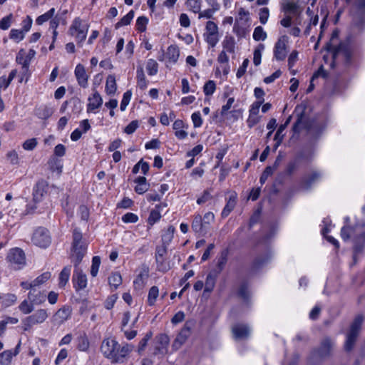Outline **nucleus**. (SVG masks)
<instances>
[{"label":"nucleus","instance_id":"8","mask_svg":"<svg viewBox=\"0 0 365 365\" xmlns=\"http://www.w3.org/2000/svg\"><path fill=\"white\" fill-rule=\"evenodd\" d=\"M88 27H81V20L79 18L74 19L70 27L71 34L75 36L78 43L83 42L86 38Z\"/></svg>","mask_w":365,"mask_h":365},{"label":"nucleus","instance_id":"37","mask_svg":"<svg viewBox=\"0 0 365 365\" xmlns=\"http://www.w3.org/2000/svg\"><path fill=\"white\" fill-rule=\"evenodd\" d=\"M180 52L176 46H170L168 48L167 56L170 61L175 63L179 57Z\"/></svg>","mask_w":365,"mask_h":365},{"label":"nucleus","instance_id":"29","mask_svg":"<svg viewBox=\"0 0 365 365\" xmlns=\"http://www.w3.org/2000/svg\"><path fill=\"white\" fill-rule=\"evenodd\" d=\"M117 90L115 78L113 75H109L106 79V92L108 95H113Z\"/></svg>","mask_w":365,"mask_h":365},{"label":"nucleus","instance_id":"28","mask_svg":"<svg viewBox=\"0 0 365 365\" xmlns=\"http://www.w3.org/2000/svg\"><path fill=\"white\" fill-rule=\"evenodd\" d=\"M236 199L237 196L236 194H232L229 200L227 202V204L222 212V217H226L228 216V215L231 212V211L234 209L236 205Z\"/></svg>","mask_w":365,"mask_h":365},{"label":"nucleus","instance_id":"44","mask_svg":"<svg viewBox=\"0 0 365 365\" xmlns=\"http://www.w3.org/2000/svg\"><path fill=\"white\" fill-rule=\"evenodd\" d=\"M51 274L49 272H46L41 274L40 276L36 277L34 281H32L33 286L35 288L37 286H39L51 278Z\"/></svg>","mask_w":365,"mask_h":365},{"label":"nucleus","instance_id":"55","mask_svg":"<svg viewBox=\"0 0 365 365\" xmlns=\"http://www.w3.org/2000/svg\"><path fill=\"white\" fill-rule=\"evenodd\" d=\"M101 264V258L99 256H95L92 259V265L91 268V274L92 277H96L98 274V269Z\"/></svg>","mask_w":365,"mask_h":365},{"label":"nucleus","instance_id":"49","mask_svg":"<svg viewBox=\"0 0 365 365\" xmlns=\"http://www.w3.org/2000/svg\"><path fill=\"white\" fill-rule=\"evenodd\" d=\"M148 23V19L142 16L137 19L136 29L140 32H144L146 30V26Z\"/></svg>","mask_w":365,"mask_h":365},{"label":"nucleus","instance_id":"38","mask_svg":"<svg viewBox=\"0 0 365 365\" xmlns=\"http://www.w3.org/2000/svg\"><path fill=\"white\" fill-rule=\"evenodd\" d=\"M264 49V45L259 43L254 51L253 63L257 66L261 63L262 52Z\"/></svg>","mask_w":365,"mask_h":365},{"label":"nucleus","instance_id":"11","mask_svg":"<svg viewBox=\"0 0 365 365\" xmlns=\"http://www.w3.org/2000/svg\"><path fill=\"white\" fill-rule=\"evenodd\" d=\"M286 38L285 36L279 38L275 43L274 56L277 61H283L287 56Z\"/></svg>","mask_w":365,"mask_h":365},{"label":"nucleus","instance_id":"7","mask_svg":"<svg viewBox=\"0 0 365 365\" xmlns=\"http://www.w3.org/2000/svg\"><path fill=\"white\" fill-rule=\"evenodd\" d=\"M299 106L295 108L297 113V120L292 126L293 136L294 134H299L302 129H306L310 131L311 127L309 123L304 120L305 117V108L302 109L300 112L298 111Z\"/></svg>","mask_w":365,"mask_h":365},{"label":"nucleus","instance_id":"30","mask_svg":"<svg viewBox=\"0 0 365 365\" xmlns=\"http://www.w3.org/2000/svg\"><path fill=\"white\" fill-rule=\"evenodd\" d=\"M71 271V266L65 267L59 274V287H63L68 281Z\"/></svg>","mask_w":365,"mask_h":365},{"label":"nucleus","instance_id":"13","mask_svg":"<svg viewBox=\"0 0 365 365\" xmlns=\"http://www.w3.org/2000/svg\"><path fill=\"white\" fill-rule=\"evenodd\" d=\"M133 346L130 344H125L123 346H120L118 343V348L114 349L113 354L118 356V361H111L112 363H120L123 362L124 359L127 355L132 351Z\"/></svg>","mask_w":365,"mask_h":365},{"label":"nucleus","instance_id":"53","mask_svg":"<svg viewBox=\"0 0 365 365\" xmlns=\"http://www.w3.org/2000/svg\"><path fill=\"white\" fill-rule=\"evenodd\" d=\"M211 8L207 9L203 11L199 12V19L206 18L208 19H212L213 14L220 9V7L210 6Z\"/></svg>","mask_w":365,"mask_h":365},{"label":"nucleus","instance_id":"32","mask_svg":"<svg viewBox=\"0 0 365 365\" xmlns=\"http://www.w3.org/2000/svg\"><path fill=\"white\" fill-rule=\"evenodd\" d=\"M17 299V297L14 294H6L3 296L0 295V304L4 307H8L12 305Z\"/></svg>","mask_w":365,"mask_h":365},{"label":"nucleus","instance_id":"46","mask_svg":"<svg viewBox=\"0 0 365 365\" xmlns=\"http://www.w3.org/2000/svg\"><path fill=\"white\" fill-rule=\"evenodd\" d=\"M50 169L52 171H58V173H61L62 171V165L61 164L60 160H58L56 157H51L48 162Z\"/></svg>","mask_w":365,"mask_h":365},{"label":"nucleus","instance_id":"39","mask_svg":"<svg viewBox=\"0 0 365 365\" xmlns=\"http://www.w3.org/2000/svg\"><path fill=\"white\" fill-rule=\"evenodd\" d=\"M238 296L245 302L248 301L250 297V293L248 289V285L246 282H243L238 290Z\"/></svg>","mask_w":365,"mask_h":365},{"label":"nucleus","instance_id":"56","mask_svg":"<svg viewBox=\"0 0 365 365\" xmlns=\"http://www.w3.org/2000/svg\"><path fill=\"white\" fill-rule=\"evenodd\" d=\"M216 88L215 83L213 81H208L203 87V91L205 96H211L213 94Z\"/></svg>","mask_w":365,"mask_h":365},{"label":"nucleus","instance_id":"17","mask_svg":"<svg viewBox=\"0 0 365 365\" xmlns=\"http://www.w3.org/2000/svg\"><path fill=\"white\" fill-rule=\"evenodd\" d=\"M232 331L235 339L247 338L250 334L249 327L245 324H235L232 327Z\"/></svg>","mask_w":365,"mask_h":365},{"label":"nucleus","instance_id":"61","mask_svg":"<svg viewBox=\"0 0 365 365\" xmlns=\"http://www.w3.org/2000/svg\"><path fill=\"white\" fill-rule=\"evenodd\" d=\"M38 141L35 138L26 140L22 145V147L26 150H33L37 145Z\"/></svg>","mask_w":365,"mask_h":365},{"label":"nucleus","instance_id":"2","mask_svg":"<svg viewBox=\"0 0 365 365\" xmlns=\"http://www.w3.org/2000/svg\"><path fill=\"white\" fill-rule=\"evenodd\" d=\"M71 252L74 258V267H77L81 262L87 251V243L83 239L82 233L78 228H75L72 233Z\"/></svg>","mask_w":365,"mask_h":365},{"label":"nucleus","instance_id":"42","mask_svg":"<svg viewBox=\"0 0 365 365\" xmlns=\"http://www.w3.org/2000/svg\"><path fill=\"white\" fill-rule=\"evenodd\" d=\"M146 70L150 76L157 74L158 71V64L154 59H149L147 62Z\"/></svg>","mask_w":365,"mask_h":365},{"label":"nucleus","instance_id":"24","mask_svg":"<svg viewBox=\"0 0 365 365\" xmlns=\"http://www.w3.org/2000/svg\"><path fill=\"white\" fill-rule=\"evenodd\" d=\"M47 317V312L46 309H43L37 310L34 314L28 317L29 320L31 321L34 324L43 323Z\"/></svg>","mask_w":365,"mask_h":365},{"label":"nucleus","instance_id":"57","mask_svg":"<svg viewBox=\"0 0 365 365\" xmlns=\"http://www.w3.org/2000/svg\"><path fill=\"white\" fill-rule=\"evenodd\" d=\"M35 55H36V51L34 49L31 48L29 51L27 56L25 57V59L22 63V68L25 71H28L30 61L35 56Z\"/></svg>","mask_w":365,"mask_h":365},{"label":"nucleus","instance_id":"15","mask_svg":"<svg viewBox=\"0 0 365 365\" xmlns=\"http://www.w3.org/2000/svg\"><path fill=\"white\" fill-rule=\"evenodd\" d=\"M75 76L78 83L83 88H86L88 85V76L86 73L85 67L78 63L75 68Z\"/></svg>","mask_w":365,"mask_h":365},{"label":"nucleus","instance_id":"64","mask_svg":"<svg viewBox=\"0 0 365 365\" xmlns=\"http://www.w3.org/2000/svg\"><path fill=\"white\" fill-rule=\"evenodd\" d=\"M19 309L25 314L31 313L34 310L33 304L28 303L26 300L23 301L19 305Z\"/></svg>","mask_w":365,"mask_h":365},{"label":"nucleus","instance_id":"12","mask_svg":"<svg viewBox=\"0 0 365 365\" xmlns=\"http://www.w3.org/2000/svg\"><path fill=\"white\" fill-rule=\"evenodd\" d=\"M190 334L191 327L188 322H186L175 339L173 346L179 348L185 342Z\"/></svg>","mask_w":365,"mask_h":365},{"label":"nucleus","instance_id":"31","mask_svg":"<svg viewBox=\"0 0 365 365\" xmlns=\"http://www.w3.org/2000/svg\"><path fill=\"white\" fill-rule=\"evenodd\" d=\"M35 292L36 289L29 292L28 294L29 299L31 302V303L35 304H40L43 303L46 300V295L41 292L35 294Z\"/></svg>","mask_w":365,"mask_h":365},{"label":"nucleus","instance_id":"18","mask_svg":"<svg viewBox=\"0 0 365 365\" xmlns=\"http://www.w3.org/2000/svg\"><path fill=\"white\" fill-rule=\"evenodd\" d=\"M333 346V343L329 338L324 339L320 347L317 350V354L320 358H325L330 355L331 350Z\"/></svg>","mask_w":365,"mask_h":365},{"label":"nucleus","instance_id":"14","mask_svg":"<svg viewBox=\"0 0 365 365\" xmlns=\"http://www.w3.org/2000/svg\"><path fill=\"white\" fill-rule=\"evenodd\" d=\"M229 255V250L227 248L224 249L220 252V256L217 258L216 268L212 272L215 273V276H217L224 269L227 262Z\"/></svg>","mask_w":365,"mask_h":365},{"label":"nucleus","instance_id":"16","mask_svg":"<svg viewBox=\"0 0 365 365\" xmlns=\"http://www.w3.org/2000/svg\"><path fill=\"white\" fill-rule=\"evenodd\" d=\"M47 187L48 184L43 180H39L36 183L33 193L34 202H40L42 200L44 194L46 192Z\"/></svg>","mask_w":365,"mask_h":365},{"label":"nucleus","instance_id":"19","mask_svg":"<svg viewBox=\"0 0 365 365\" xmlns=\"http://www.w3.org/2000/svg\"><path fill=\"white\" fill-rule=\"evenodd\" d=\"M87 112H93L95 109L100 108L103 104V99L98 91H95L92 97L88 98Z\"/></svg>","mask_w":365,"mask_h":365},{"label":"nucleus","instance_id":"23","mask_svg":"<svg viewBox=\"0 0 365 365\" xmlns=\"http://www.w3.org/2000/svg\"><path fill=\"white\" fill-rule=\"evenodd\" d=\"M270 257L271 256L269 254H265L256 257L252 264V271L255 272L262 268L269 262Z\"/></svg>","mask_w":365,"mask_h":365},{"label":"nucleus","instance_id":"41","mask_svg":"<svg viewBox=\"0 0 365 365\" xmlns=\"http://www.w3.org/2000/svg\"><path fill=\"white\" fill-rule=\"evenodd\" d=\"M55 14V9L52 8L49 11H48L46 13L39 16L36 20V22L38 25H41L44 22L48 21L50 19L53 17V16Z\"/></svg>","mask_w":365,"mask_h":365},{"label":"nucleus","instance_id":"6","mask_svg":"<svg viewBox=\"0 0 365 365\" xmlns=\"http://www.w3.org/2000/svg\"><path fill=\"white\" fill-rule=\"evenodd\" d=\"M118 348V341L115 339H106L102 341L101 351L103 356L111 361H118V356L113 354L114 349Z\"/></svg>","mask_w":365,"mask_h":365},{"label":"nucleus","instance_id":"43","mask_svg":"<svg viewBox=\"0 0 365 365\" xmlns=\"http://www.w3.org/2000/svg\"><path fill=\"white\" fill-rule=\"evenodd\" d=\"M159 207L160 205H157L156 209L152 210L150 212V215L148 219V222L150 226H153L161 217L160 212L157 210Z\"/></svg>","mask_w":365,"mask_h":365},{"label":"nucleus","instance_id":"34","mask_svg":"<svg viewBox=\"0 0 365 365\" xmlns=\"http://www.w3.org/2000/svg\"><path fill=\"white\" fill-rule=\"evenodd\" d=\"M175 227L170 225L165 233L162 235L163 245L168 246L174 235Z\"/></svg>","mask_w":365,"mask_h":365},{"label":"nucleus","instance_id":"45","mask_svg":"<svg viewBox=\"0 0 365 365\" xmlns=\"http://www.w3.org/2000/svg\"><path fill=\"white\" fill-rule=\"evenodd\" d=\"M158 294L159 289L158 287L153 286L150 289L148 297V303L150 306L154 305L155 302L158 296Z\"/></svg>","mask_w":365,"mask_h":365},{"label":"nucleus","instance_id":"21","mask_svg":"<svg viewBox=\"0 0 365 365\" xmlns=\"http://www.w3.org/2000/svg\"><path fill=\"white\" fill-rule=\"evenodd\" d=\"M71 313V310L69 307H63L56 312L53 316L54 320L58 324H62L69 318Z\"/></svg>","mask_w":365,"mask_h":365},{"label":"nucleus","instance_id":"48","mask_svg":"<svg viewBox=\"0 0 365 365\" xmlns=\"http://www.w3.org/2000/svg\"><path fill=\"white\" fill-rule=\"evenodd\" d=\"M153 336V332L151 331L147 332L145 335V336L139 342V344H138V353L140 354L141 352H143L147 344H148V341L152 338Z\"/></svg>","mask_w":365,"mask_h":365},{"label":"nucleus","instance_id":"47","mask_svg":"<svg viewBox=\"0 0 365 365\" xmlns=\"http://www.w3.org/2000/svg\"><path fill=\"white\" fill-rule=\"evenodd\" d=\"M53 113L52 108L48 106L40 108L37 110V115L41 119H48Z\"/></svg>","mask_w":365,"mask_h":365},{"label":"nucleus","instance_id":"22","mask_svg":"<svg viewBox=\"0 0 365 365\" xmlns=\"http://www.w3.org/2000/svg\"><path fill=\"white\" fill-rule=\"evenodd\" d=\"M365 242V232H359V236L354 239V259H356L357 255L360 254L364 248V244Z\"/></svg>","mask_w":365,"mask_h":365},{"label":"nucleus","instance_id":"40","mask_svg":"<svg viewBox=\"0 0 365 365\" xmlns=\"http://www.w3.org/2000/svg\"><path fill=\"white\" fill-rule=\"evenodd\" d=\"M108 283L111 287L117 289L118 287L122 283L121 275L118 272H114L108 277Z\"/></svg>","mask_w":365,"mask_h":365},{"label":"nucleus","instance_id":"59","mask_svg":"<svg viewBox=\"0 0 365 365\" xmlns=\"http://www.w3.org/2000/svg\"><path fill=\"white\" fill-rule=\"evenodd\" d=\"M131 96L132 93L130 90L124 93L120 106V108L122 111H124L126 109V107L130 101Z\"/></svg>","mask_w":365,"mask_h":365},{"label":"nucleus","instance_id":"4","mask_svg":"<svg viewBox=\"0 0 365 365\" xmlns=\"http://www.w3.org/2000/svg\"><path fill=\"white\" fill-rule=\"evenodd\" d=\"M31 240L34 245L43 248L47 247L51 242L48 230L41 227L35 230Z\"/></svg>","mask_w":365,"mask_h":365},{"label":"nucleus","instance_id":"35","mask_svg":"<svg viewBox=\"0 0 365 365\" xmlns=\"http://www.w3.org/2000/svg\"><path fill=\"white\" fill-rule=\"evenodd\" d=\"M134 17V11H130L125 16H124L117 24L115 25L116 29L123 26L129 25Z\"/></svg>","mask_w":365,"mask_h":365},{"label":"nucleus","instance_id":"63","mask_svg":"<svg viewBox=\"0 0 365 365\" xmlns=\"http://www.w3.org/2000/svg\"><path fill=\"white\" fill-rule=\"evenodd\" d=\"M274 172V168L271 166H267L264 170L263 171L262 174L260 176L259 181L260 183L262 185L265 182L269 176L272 175Z\"/></svg>","mask_w":365,"mask_h":365},{"label":"nucleus","instance_id":"20","mask_svg":"<svg viewBox=\"0 0 365 365\" xmlns=\"http://www.w3.org/2000/svg\"><path fill=\"white\" fill-rule=\"evenodd\" d=\"M321 178L320 173L317 171H314L312 173L311 175H308L307 177H305L302 180V187L304 190H309L311 188L312 185L319 180Z\"/></svg>","mask_w":365,"mask_h":365},{"label":"nucleus","instance_id":"62","mask_svg":"<svg viewBox=\"0 0 365 365\" xmlns=\"http://www.w3.org/2000/svg\"><path fill=\"white\" fill-rule=\"evenodd\" d=\"M233 31L239 38H244L247 34L246 28L239 25L237 23L235 24Z\"/></svg>","mask_w":365,"mask_h":365},{"label":"nucleus","instance_id":"52","mask_svg":"<svg viewBox=\"0 0 365 365\" xmlns=\"http://www.w3.org/2000/svg\"><path fill=\"white\" fill-rule=\"evenodd\" d=\"M217 276L215 275V273L211 272L207 276L205 282V292H211L214 287L215 279Z\"/></svg>","mask_w":365,"mask_h":365},{"label":"nucleus","instance_id":"36","mask_svg":"<svg viewBox=\"0 0 365 365\" xmlns=\"http://www.w3.org/2000/svg\"><path fill=\"white\" fill-rule=\"evenodd\" d=\"M192 229L196 233H202L203 232L202 218L200 215L194 217L192 222Z\"/></svg>","mask_w":365,"mask_h":365},{"label":"nucleus","instance_id":"58","mask_svg":"<svg viewBox=\"0 0 365 365\" xmlns=\"http://www.w3.org/2000/svg\"><path fill=\"white\" fill-rule=\"evenodd\" d=\"M298 5L296 3L289 1H286L285 4L282 5V9L284 12H291L295 14L298 9Z\"/></svg>","mask_w":365,"mask_h":365},{"label":"nucleus","instance_id":"33","mask_svg":"<svg viewBox=\"0 0 365 365\" xmlns=\"http://www.w3.org/2000/svg\"><path fill=\"white\" fill-rule=\"evenodd\" d=\"M222 46L225 50L230 53L235 52V41L234 37L232 36H226L223 42Z\"/></svg>","mask_w":365,"mask_h":365},{"label":"nucleus","instance_id":"25","mask_svg":"<svg viewBox=\"0 0 365 365\" xmlns=\"http://www.w3.org/2000/svg\"><path fill=\"white\" fill-rule=\"evenodd\" d=\"M341 236L344 241L349 240L351 237H354V240L359 236V232H356V227L345 225L341 230Z\"/></svg>","mask_w":365,"mask_h":365},{"label":"nucleus","instance_id":"27","mask_svg":"<svg viewBox=\"0 0 365 365\" xmlns=\"http://www.w3.org/2000/svg\"><path fill=\"white\" fill-rule=\"evenodd\" d=\"M135 182L137 185L135 187V191L138 194L145 193L149 188V184L147 183L146 178L145 177L140 176L135 180Z\"/></svg>","mask_w":365,"mask_h":365},{"label":"nucleus","instance_id":"10","mask_svg":"<svg viewBox=\"0 0 365 365\" xmlns=\"http://www.w3.org/2000/svg\"><path fill=\"white\" fill-rule=\"evenodd\" d=\"M75 268L76 269L73 272L72 280L76 290L78 291L86 287L87 278L86 275L83 273L81 269H78V267Z\"/></svg>","mask_w":365,"mask_h":365},{"label":"nucleus","instance_id":"3","mask_svg":"<svg viewBox=\"0 0 365 365\" xmlns=\"http://www.w3.org/2000/svg\"><path fill=\"white\" fill-rule=\"evenodd\" d=\"M364 321V317L361 314L356 316L351 323L350 330L347 334L346 340L344 344V349L346 351H350L356 341L361 324Z\"/></svg>","mask_w":365,"mask_h":365},{"label":"nucleus","instance_id":"51","mask_svg":"<svg viewBox=\"0 0 365 365\" xmlns=\"http://www.w3.org/2000/svg\"><path fill=\"white\" fill-rule=\"evenodd\" d=\"M267 38V34L264 31L263 28L260 26H257L253 33V38L258 41H264Z\"/></svg>","mask_w":365,"mask_h":365},{"label":"nucleus","instance_id":"5","mask_svg":"<svg viewBox=\"0 0 365 365\" xmlns=\"http://www.w3.org/2000/svg\"><path fill=\"white\" fill-rule=\"evenodd\" d=\"M6 258L11 264L16 266L15 269H20L26 263L25 254L20 248L11 249Z\"/></svg>","mask_w":365,"mask_h":365},{"label":"nucleus","instance_id":"60","mask_svg":"<svg viewBox=\"0 0 365 365\" xmlns=\"http://www.w3.org/2000/svg\"><path fill=\"white\" fill-rule=\"evenodd\" d=\"M13 354L11 351L6 350L1 354V365H10Z\"/></svg>","mask_w":365,"mask_h":365},{"label":"nucleus","instance_id":"1","mask_svg":"<svg viewBox=\"0 0 365 365\" xmlns=\"http://www.w3.org/2000/svg\"><path fill=\"white\" fill-rule=\"evenodd\" d=\"M339 35V31L337 29L334 30L329 41L327 42L324 47V50L332 53V61L330 65L331 68L336 66L337 58L340 55L342 56L346 66H349L351 63L352 53L349 43L340 42L338 45H335Z\"/></svg>","mask_w":365,"mask_h":365},{"label":"nucleus","instance_id":"54","mask_svg":"<svg viewBox=\"0 0 365 365\" xmlns=\"http://www.w3.org/2000/svg\"><path fill=\"white\" fill-rule=\"evenodd\" d=\"M24 36V31L18 29H11L9 34L10 38L16 41V42H19L20 41L23 40Z\"/></svg>","mask_w":365,"mask_h":365},{"label":"nucleus","instance_id":"50","mask_svg":"<svg viewBox=\"0 0 365 365\" xmlns=\"http://www.w3.org/2000/svg\"><path fill=\"white\" fill-rule=\"evenodd\" d=\"M78 349L81 351H86L89 347V341L86 334L78 338Z\"/></svg>","mask_w":365,"mask_h":365},{"label":"nucleus","instance_id":"26","mask_svg":"<svg viewBox=\"0 0 365 365\" xmlns=\"http://www.w3.org/2000/svg\"><path fill=\"white\" fill-rule=\"evenodd\" d=\"M148 277V269H143L137 276L136 279L133 282V286L135 289L140 290L145 285V280Z\"/></svg>","mask_w":365,"mask_h":365},{"label":"nucleus","instance_id":"9","mask_svg":"<svg viewBox=\"0 0 365 365\" xmlns=\"http://www.w3.org/2000/svg\"><path fill=\"white\" fill-rule=\"evenodd\" d=\"M155 346L153 354L155 355H165L168 352V346L170 342L168 336L165 334H160L155 338Z\"/></svg>","mask_w":365,"mask_h":365}]
</instances>
